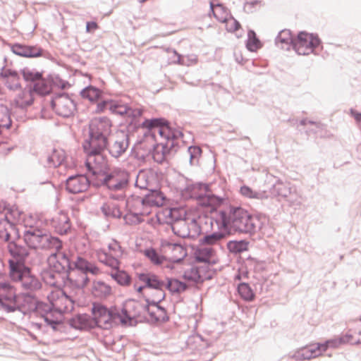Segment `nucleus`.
Listing matches in <instances>:
<instances>
[{"label": "nucleus", "instance_id": "nucleus-32", "mask_svg": "<svg viewBox=\"0 0 361 361\" xmlns=\"http://www.w3.org/2000/svg\"><path fill=\"white\" fill-rule=\"evenodd\" d=\"M250 242L247 239L231 240L227 242L229 252L237 255L248 250Z\"/></svg>", "mask_w": 361, "mask_h": 361}, {"label": "nucleus", "instance_id": "nucleus-5", "mask_svg": "<svg viewBox=\"0 0 361 361\" xmlns=\"http://www.w3.org/2000/svg\"><path fill=\"white\" fill-rule=\"evenodd\" d=\"M111 122L106 116L92 118V157L103 155L109 144Z\"/></svg>", "mask_w": 361, "mask_h": 361}, {"label": "nucleus", "instance_id": "nucleus-55", "mask_svg": "<svg viewBox=\"0 0 361 361\" xmlns=\"http://www.w3.org/2000/svg\"><path fill=\"white\" fill-rule=\"evenodd\" d=\"M90 270V269L88 262L82 257H78L75 262V268L72 271H82L84 272L88 273Z\"/></svg>", "mask_w": 361, "mask_h": 361}, {"label": "nucleus", "instance_id": "nucleus-54", "mask_svg": "<svg viewBox=\"0 0 361 361\" xmlns=\"http://www.w3.org/2000/svg\"><path fill=\"white\" fill-rule=\"evenodd\" d=\"M108 248L109 250L112 253L111 255L118 257H121L124 252V250L123 249V247L116 240H114L113 243H109L108 245Z\"/></svg>", "mask_w": 361, "mask_h": 361}, {"label": "nucleus", "instance_id": "nucleus-60", "mask_svg": "<svg viewBox=\"0 0 361 361\" xmlns=\"http://www.w3.org/2000/svg\"><path fill=\"white\" fill-rule=\"evenodd\" d=\"M231 19L233 20V24L229 27V28H228V31L234 32L241 27V25L240 22L235 19L233 16H231Z\"/></svg>", "mask_w": 361, "mask_h": 361}, {"label": "nucleus", "instance_id": "nucleus-27", "mask_svg": "<svg viewBox=\"0 0 361 361\" xmlns=\"http://www.w3.org/2000/svg\"><path fill=\"white\" fill-rule=\"evenodd\" d=\"M164 194L159 190H151L142 199L141 202L143 205L156 206L162 205L164 202Z\"/></svg>", "mask_w": 361, "mask_h": 361}, {"label": "nucleus", "instance_id": "nucleus-39", "mask_svg": "<svg viewBox=\"0 0 361 361\" xmlns=\"http://www.w3.org/2000/svg\"><path fill=\"white\" fill-rule=\"evenodd\" d=\"M187 152L189 154V163L190 166H199L200 159L202 154V148L196 145L188 147Z\"/></svg>", "mask_w": 361, "mask_h": 361}, {"label": "nucleus", "instance_id": "nucleus-48", "mask_svg": "<svg viewBox=\"0 0 361 361\" xmlns=\"http://www.w3.org/2000/svg\"><path fill=\"white\" fill-rule=\"evenodd\" d=\"M60 258L63 259L64 262L66 261V259L62 256V255L56 253L51 255L47 260L50 268H51L53 271L59 273H61V271L64 269L63 264L61 262H59V259Z\"/></svg>", "mask_w": 361, "mask_h": 361}, {"label": "nucleus", "instance_id": "nucleus-35", "mask_svg": "<svg viewBox=\"0 0 361 361\" xmlns=\"http://www.w3.org/2000/svg\"><path fill=\"white\" fill-rule=\"evenodd\" d=\"M145 256L150 260V262L156 265H161L164 262L167 260L166 257L159 253L154 247H147L143 250Z\"/></svg>", "mask_w": 361, "mask_h": 361}, {"label": "nucleus", "instance_id": "nucleus-49", "mask_svg": "<svg viewBox=\"0 0 361 361\" xmlns=\"http://www.w3.org/2000/svg\"><path fill=\"white\" fill-rule=\"evenodd\" d=\"M142 214V213L128 212L123 216V220L126 224L137 225L144 221V219L141 217Z\"/></svg>", "mask_w": 361, "mask_h": 361}, {"label": "nucleus", "instance_id": "nucleus-1", "mask_svg": "<svg viewBox=\"0 0 361 361\" xmlns=\"http://www.w3.org/2000/svg\"><path fill=\"white\" fill-rule=\"evenodd\" d=\"M219 215L231 235L238 233L250 237L262 226L257 216L252 215L241 206L229 204L226 209L219 211Z\"/></svg>", "mask_w": 361, "mask_h": 361}, {"label": "nucleus", "instance_id": "nucleus-3", "mask_svg": "<svg viewBox=\"0 0 361 361\" xmlns=\"http://www.w3.org/2000/svg\"><path fill=\"white\" fill-rule=\"evenodd\" d=\"M96 104L95 114H101L109 109L111 114L127 118H140L142 112L139 109L132 108L129 104L121 100L111 99L106 97L103 90L92 85V104Z\"/></svg>", "mask_w": 361, "mask_h": 361}, {"label": "nucleus", "instance_id": "nucleus-15", "mask_svg": "<svg viewBox=\"0 0 361 361\" xmlns=\"http://www.w3.org/2000/svg\"><path fill=\"white\" fill-rule=\"evenodd\" d=\"M316 345H311L298 350L293 354V357L296 360H310L318 357L328 348L326 341L317 343Z\"/></svg>", "mask_w": 361, "mask_h": 361}, {"label": "nucleus", "instance_id": "nucleus-19", "mask_svg": "<svg viewBox=\"0 0 361 361\" xmlns=\"http://www.w3.org/2000/svg\"><path fill=\"white\" fill-rule=\"evenodd\" d=\"M137 276L138 280L144 283L145 286H147V288L161 290V288H164L165 287V282L153 272L147 271L137 273Z\"/></svg>", "mask_w": 361, "mask_h": 361}, {"label": "nucleus", "instance_id": "nucleus-25", "mask_svg": "<svg viewBox=\"0 0 361 361\" xmlns=\"http://www.w3.org/2000/svg\"><path fill=\"white\" fill-rule=\"evenodd\" d=\"M11 50L15 54L23 57H38L42 55V49L37 47L15 44L11 47Z\"/></svg>", "mask_w": 361, "mask_h": 361}, {"label": "nucleus", "instance_id": "nucleus-22", "mask_svg": "<svg viewBox=\"0 0 361 361\" xmlns=\"http://www.w3.org/2000/svg\"><path fill=\"white\" fill-rule=\"evenodd\" d=\"M89 185L90 181L85 176L70 177L66 181V188L71 193L82 192L87 190Z\"/></svg>", "mask_w": 361, "mask_h": 361}, {"label": "nucleus", "instance_id": "nucleus-31", "mask_svg": "<svg viewBox=\"0 0 361 361\" xmlns=\"http://www.w3.org/2000/svg\"><path fill=\"white\" fill-rule=\"evenodd\" d=\"M68 281L77 288H82L88 282V273L82 271H71L68 275Z\"/></svg>", "mask_w": 361, "mask_h": 361}, {"label": "nucleus", "instance_id": "nucleus-16", "mask_svg": "<svg viewBox=\"0 0 361 361\" xmlns=\"http://www.w3.org/2000/svg\"><path fill=\"white\" fill-rule=\"evenodd\" d=\"M130 121L128 123L127 128L128 130H137L139 126H151L153 130L159 128H164L170 126L169 122L163 117L152 118L150 119L145 118L141 123L137 121L138 118H130Z\"/></svg>", "mask_w": 361, "mask_h": 361}, {"label": "nucleus", "instance_id": "nucleus-47", "mask_svg": "<svg viewBox=\"0 0 361 361\" xmlns=\"http://www.w3.org/2000/svg\"><path fill=\"white\" fill-rule=\"evenodd\" d=\"M32 93L37 92L39 94H48L51 91V85L44 80H37L32 87Z\"/></svg>", "mask_w": 361, "mask_h": 361}, {"label": "nucleus", "instance_id": "nucleus-2", "mask_svg": "<svg viewBox=\"0 0 361 361\" xmlns=\"http://www.w3.org/2000/svg\"><path fill=\"white\" fill-rule=\"evenodd\" d=\"M126 173L121 178L109 172L108 161L104 155L96 156L92 161V186L99 188L105 186L112 191H118L125 188L128 183L129 177Z\"/></svg>", "mask_w": 361, "mask_h": 361}, {"label": "nucleus", "instance_id": "nucleus-59", "mask_svg": "<svg viewBox=\"0 0 361 361\" xmlns=\"http://www.w3.org/2000/svg\"><path fill=\"white\" fill-rule=\"evenodd\" d=\"M162 247H167L172 250H176L177 249L183 250L181 244L180 243H171L169 241H164L161 243Z\"/></svg>", "mask_w": 361, "mask_h": 361}, {"label": "nucleus", "instance_id": "nucleus-61", "mask_svg": "<svg viewBox=\"0 0 361 361\" xmlns=\"http://www.w3.org/2000/svg\"><path fill=\"white\" fill-rule=\"evenodd\" d=\"M169 128L170 126L164 128H161L157 130L160 137L164 139V141H168L167 137H169Z\"/></svg>", "mask_w": 361, "mask_h": 361}, {"label": "nucleus", "instance_id": "nucleus-46", "mask_svg": "<svg viewBox=\"0 0 361 361\" xmlns=\"http://www.w3.org/2000/svg\"><path fill=\"white\" fill-rule=\"evenodd\" d=\"M65 159V153L61 149H54L48 157V163L50 166L56 167L61 164Z\"/></svg>", "mask_w": 361, "mask_h": 361}, {"label": "nucleus", "instance_id": "nucleus-33", "mask_svg": "<svg viewBox=\"0 0 361 361\" xmlns=\"http://www.w3.org/2000/svg\"><path fill=\"white\" fill-rule=\"evenodd\" d=\"M240 192L243 196L250 199L267 200L269 198V194L267 190L257 191L246 185H243L240 187Z\"/></svg>", "mask_w": 361, "mask_h": 361}, {"label": "nucleus", "instance_id": "nucleus-4", "mask_svg": "<svg viewBox=\"0 0 361 361\" xmlns=\"http://www.w3.org/2000/svg\"><path fill=\"white\" fill-rule=\"evenodd\" d=\"M129 320L126 309L121 311L116 308L109 309L102 302L92 301V329L94 324L99 328L109 329L114 326L128 324Z\"/></svg>", "mask_w": 361, "mask_h": 361}, {"label": "nucleus", "instance_id": "nucleus-11", "mask_svg": "<svg viewBox=\"0 0 361 361\" xmlns=\"http://www.w3.org/2000/svg\"><path fill=\"white\" fill-rule=\"evenodd\" d=\"M157 302L147 301V304L142 305V309L149 315V318H145V321L150 324H164L170 319L166 307L157 304Z\"/></svg>", "mask_w": 361, "mask_h": 361}, {"label": "nucleus", "instance_id": "nucleus-42", "mask_svg": "<svg viewBox=\"0 0 361 361\" xmlns=\"http://www.w3.org/2000/svg\"><path fill=\"white\" fill-rule=\"evenodd\" d=\"M183 137V133L180 130H177L173 128H169V137H167L168 141H164L163 142L167 144V145H170L171 142H173L174 145L173 149H176V152H178V149L180 148V145L178 141V139Z\"/></svg>", "mask_w": 361, "mask_h": 361}, {"label": "nucleus", "instance_id": "nucleus-7", "mask_svg": "<svg viewBox=\"0 0 361 361\" xmlns=\"http://www.w3.org/2000/svg\"><path fill=\"white\" fill-rule=\"evenodd\" d=\"M25 224L29 228L24 233V240L30 247L45 249L51 245H55L56 248L61 247L58 238L51 237L45 231L35 228L32 225H29L27 222Z\"/></svg>", "mask_w": 361, "mask_h": 361}, {"label": "nucleus", "instance_id": "nucleus-21", "mask_svg": "<svg viewBox=\"0 0 361 361\" xmlns=\"http://www.w3.org/2000/svg\"><path fill=\"white\" fill-rule=\"evenodd\" d=\"M112 293L111 287L104 281L98 280L92 282V299L102 302Z\"/></svg>", "mask_w": 361, "mask_h": 361}, {"label": "nucleus", "instance_id": "nucleus-44", "mask_svg": "<svg viewBox=\"0 0 361 361\" xmlns=\"http://www.w3.org/2000/svg\"><path fill=\"white\" fill-rule=\"evenodd\" d=\"M62 278L63 277L61 273L54 271L53 270L46 271L42 274V279L44 282L51 286H58L59 283V280Z\"/></svg>", "mask_w": 361, "mask_h": 361}, {"label": "nucleus", "instance_id": "nucleus-41", "mask_svg": "<svg viewBox=\"0 0 361 361\" xmlns=\"http://www.w3.org/2000/svg\"><path fill=\"white\" fill-rule=\"evenodd\" d=\"M70 324L78 329H84L90 325V317L89 315L78 314L70 320Z\"/></svg>", "mask_w": 361, "mask_h": 361}, {"label": "nucleus", "instance_id": "nucleus-57", "mask_svg": "<svg viewBox=\"0 0 361 361\" xmlns=\"http://www.w3.org/2000/svg\"><path fill=\"white\" fill-rule=\"evenodd\" d=\"M119 257L109 255V258L105 265L112 268L113 269L117 270L120 267L121 262L118 259Z\"/></svg>", "mask_w": 361, "mask_h": 361}, {"label": "nucleus", "instance_id": "nucleus-63", "mask_svg": "<svg viewBox=\"0 0 361 361\" xmlns=\"http://www.w3.org/2000/svg\"><path fill=\"white\" fill-rule=\"evenodd\" d=\"M249 272L246 269L245 271H240V270L238 271V272L235 275L234 279L235 281H240L243 277L244 278H248Z\"/></svg>", "mask_w": 361, "mask_h": 361}, {"label": "nucleus", "instance_id": "nucleus-38", "mask_svg": "<svg viewBox=\"0 0 361 361\" xmlns=\"http://www.w3.org/2000/svg\"><path fill=\"white\" fill-rule=\"evenodd\" d=\"M110 276L120 286H128L130 284L131 276L125 270L118 269L112 271Z\"/></svg>", "mask_w": 361, "mask_h": 361}, {"label": "nucleus", "instance_id": "nucleus-36", "mask_svg": "<svg viewBox=\"0 0 361 361\" xmlns=\"http://www.w3.org/2000/svg\"><path fill=\"white\" fill-rule=\"evenodd\" d=\"M245 46L247 49L251 52H256L262 46L256 32L253 30L250 29L247 31V39L246 40Z\"/></svg>", "mask_w": 361, "mask_h": 361}, {"label": "nucleus", "instance_id": "nucleus-34", "mask_svg": "<svg viewBox=\"0 0 361 361\" xmlns=\"http://www.w3.org/2000/svg\"><path fill=\"white\" fill-rule=\"evenodd\" d=\"M236 290L240 298L245 302H252L255 298V292L247 282L239 283L237 286Z\"/></svg>", "mask_w": 361, "mask_h": 361}, {"label": "nucleus", "instance_id": "nucleus-53", "mask_svg": "<svg viewBox=\"0 0 361 361\" xmlns=\"http://www.w3.org/2000/svg\"><path fill=\"white\" fill-rule=\"evenodd\" d=\"M23 78L27 81H37L40 79L42 75L38 72H33L27 68H25L21 71Z\"/></svg>", "mask_w": 361, "mask_h": 361}, {"label": "nucleus", "instance_id": "nucleus-51", "mask_svg": "<svg viewBox=\"0 0 361 361\" xmlns=\"http://www.w3.org/2000/svg\"><path fill=\"white\" fill-rule=\"evenodd\" d=\"M7 292L4 293V297L6 296ZM4 297H2V300H0V305L4 307L8 311H13L15 310L16 307L18 305V300L19 298L16 296V291L14 290V297L13 300H8L6 298H4Z\"/></svg>", "mask_w": 361, "mask_h": 361}, {"label": "nucleus", "instance_id": "nucleus-13", "mask_svg": "<svg viewBox=\"0 0 361 361\" xmlns=\"http://www.w3.org/2000/svg\"><path fill=\"white\" fill-rule=\"evenodd\" d=\"M173 148V142L169 146L163 142L154 144L151 150L153 160L158 164L164 163L176 153Z\"/></svg>", "mask_w": 361, "mask_h": 361}, {"label": "nucleus", "instance_id": "nucleus-30", "mask_svg": "<svg viewBox=\"0 0 361 361\" xmlns=\"http://www.w3.org/2000/svg\"><path fill=\"white\" fill-rule=\"evenodd\" d=\"M205 269L203 267H192L190 269H186L182 277L193 283H202L204 280L203 274Z\"/></svg>", "mask_w": 361, "mask_h": 361}, {"label": "nucleus", "instance_id": "nucleus-37", "mask_svg": "<svg viewBox=\"0 0 361 361\" xmlns=\"http://www.w3.org/2000/svg\"><path fill=\"white\" fill-rule=\"evenodd\" d=\"M353 336L352 334L346 333L345 334L338 336L337 337L329 339L326 341L328 348H338L340 345L353 343Z\"/></svg>", "mask_w": 361, "mask_h": 361}, {"label": "nucleus", "instance_id": "nucleus-58", "mask_svg": "<svg viewBox=\"0 0 361 361\" xmlns=\"http://www.w3.org/2000/svg\"><path fill=\"white\" fill-rule=\"evenodd\" d=\"M140 128H145L146 131L143 134L144 138L150 137L152 140H156V133L151 126H139Z\"/></svg>", "mask_w": 361, "mask_h": 361}, {"label": "nucleus", "instance_id": "nucleus-10", "mask_svg": "<svg viewBox=\"0 0 361 361\" xmlns=\"http://www.w3.org/2000/svg\"><path fill=\"white\" fill-rule=\"evenodd\" d=\"M49 300L56 311L60 313H68L73 310L76 299L68 295L63 290L57 288L51 292Z\"/></svg>", "mask_w": 361, "mask_h": 361}, {"label": "nucleus", "instance_id": "nucleus-20", "mask_svg": "<svg viewBox=\"0 0 361 361\" xmlns=\"http://www.w3.org/2000/svg\"><path fill=\"white\" fill-rule=\"evenodd\" d=\"M207 188V185L202 182L188 184L181 189L180 195L183 198L187 200L199 199L201 198L203 195H205Z\"/></svg>", "mask_w": 361, "mask_h": 361}, {"label": "nucleus", "instance_id": "nucleus-14", "mask_svg": "<svg viewBox=\"0 0 361 361\" xmlns=\"http://www.w3.org/2000/svg\"><path fill=\"white\" fill-rule=\"evenodd\" d=\"M218 231L209 232L207 231L202 238H200V245H214L218 243L221 240L226 239L231 235L228 231L227 226L224 224L223 221L220 224L217 221Z\"/></svg>", "mask_w": 361, "mask_h": 361}, {"label": "nucleus", "instance_id": "nucleus-40", "mask_svg": "<svg viewBox=\"0 0 361 361\" xmlns=\"http://www.w3.org/2000/svg\"><path fill=\"white\" fill-rule=\"evenodd\" d=\"M15 229L14 225L6 218L0 221V238L5 241L11 238V232Z\"/></svg>", "mask_w": 361, "mask_h": 361}, {"label": "nucleus", "instance_id": "nucleus-56", "mask_svg": "<svg viewBox=\"0 0 361 361\" xmlns=\"http://www.w3.org/2000/svg\"><path fill=\"white\" fill-rule=\"evenodd\" d=\"M261 5V1L259 0H252L250 1H246L244 4L243 9L245 12L247 13H252L257 10V7H259Z\"/></svg>", "mask_w": 361, "mask_h": 361}, {"label": "nucleus", "instance_id": "nucleus-18", "mask_svg": "<svg viewBox=\"0 0 361 361\" xmlns=\"http://www.w3.org/2000/svg\"><path fill=\"white\" fill-rule=\"evenodd\" d=\"M156 218L159 224H168L171 227L184 219L183 215L176 208L166 209L161 213L157 214Z\"/></svg>", "mask_w": 361, "mask_h": 361}, {"label": "nucleus", "instance_id": "nucleus-26", "mask_svg": "<svg viewBox=\"0 0 361 361\" xmlns=\"http://www.w3.org/2000/svg\"><path fill=\"white\" fill-rule=\"evenodd\" d=\"M52 224L60 234L66 233L71 228L70 219L67 214L60 212L52 219Z\"/></svg>", "mask_w": 361, "mask_h": 361}, {"label": "nucleus", "instance_id": "nucleus-64", "mask_svg": "<svg viewBox=\"0 0 361 361\" xmlns=\"http://www.w3.org/2000/svg\"><path fill=\"white\" fill-rule=\"evenodd\" d=\"M350 115L355 118V120L360 124H361V113L357 111L350 109Z\"/></svg>", "mask_w": 361, "mask_h": 361}, {"label": "nucleus", "instance_id": "nucleus-43", "mask_svg": "<svg viewBox=\"0 0 361 361\" xmlns=\"http://www.w3.org/2000/svg\"><path fill=\"white\" fill-rule=\"evenodd\" d=\"M173 234L182 238L190 235V231L186 225L185 218L171 227Z\"/></svg>", "mask_w": 361, "mask_h": 361}, {"label": "nucleus", "instance_id": "nucleus-52", "mask_svg": "<svg viewBox=\"0 0 361 361\" xmlns=\"http://www.w3.org/2000/svg\"><path fill=\"white\" fill-rule=\"evenodd\" d=\"M7 292L6 296L4 298L8 300H13L14 297V288L8 283H0V300H2V297H4V293Z\"/></svg>", "mask_w": 361, "mask_h": 361}, {"label": "nucleus", "instance_id": "nucleus-62", "mask_svg": "<svg viewBox=\"0 0 361 361\" xmlns=\"http://www.w3.org/2000/svg\"><path fill=\"white\" fill-rule=\"evenodd\" d=\"M100 209L101 211L102 212V213L104 214V215L105 216H111V212H112V210H113V208H111L109 206H108L107 204H104L101 207H100Z\"/></svg>", "mask_w": 361, "mask_h": 361}, {"label": "nucleus", "instance_id": "nucleus-17", "mask_svg": "<svg viewBox=\"0 0 361 361\" xmlns=\"http://www.w3.org/2000/svg\"><path fill=\"white\" fill-rule=\"evenodd\" d=\"M51 106L56 112L63 117L71 116L75 109L73 102L67 96L56 97L51 102Z\"/></svg>", "mask_w": 361, "mask_h": 361}, {"label": "nucleus", "instance_id": "nucleus-29", "mask_svg": "<svg viewBox=\"0 0 361 361\" xmlns=\"http://www.w3.org/2000/svg\"><path fill=\"white\" fill-rule=\"evenodd\" d=\"M166 279L164 288L167 289L171 295L179 294L188 289V286L185 282L176 278L166 277Z\"/></svg>", "mask_w": 361, "mask_h": 361}, {"label": "nucleus", "instance_id": "nucleus-12", "mask_svg": "<svg viewBox=\"0 0 361 361\" xmlns=\"http://www.w3.org/2000/svg\"><path fill=\"white\" fill-rule=\"evenodd\" d=\"M117 140H115L114 144L107 147L102 152L107 161L105 151L107 150L109 153L115 158L120 157L123 153L126 152L130 145L129 134L123 130L117 133Z\"/></svg>", "mask_w": 361, "mask_h": 361}, {"label": "nucleus", "instance_id": "nucleus-24", "mask_svg": "<svg viewBox=\"0 0 361 361\" xmlns=\"http://www.w3.org/2000/svg\"><path fill=\"white\" fill-rule=\"evenodd\" d=\"M34 101V94L32 87H26L23 90H16L14 102L20 107H26L31 105Z\"/></svg>", "mask_w": 361, "mask_h": 361}, {"label": "nucleus", "instance_id": "nucleus-9", "mask_svg": "<svg viewBox=\"0 0 361 361\" xmlns=\"http://www.w3.org/2000/svg\"><path fill=\"white\" fill-rule=\"evenodd\" d=\"M10 275L14 281H21L23 286L28 289L36 290L40 288L39 280L30 274L28 268L19 262L9 260Z\"/></svg>", "mask_w": 361, "mask_h": 361}, {"label": "nucleus", "instance_id": "nucleus-6", "mask_svg": "<svg viewBox=\"0 0 361 361\" xmlns=\"http://www.w3.org/2000/svg\"><path fill=\"white\" fill-rule=\"evenodd\" d=\"M293 50L298 55H318L323 50V43L318 34L302 30L295 37Z\"/></svg>", "mask_w": 361, "mask_h": 361}, {"label": "nucleus", "instance_id": "nucleus-8", "mask_svg": "<svg viewBox=\"0 0 361 361\" xmlns=\"http://www.w3.org/2000/svg\"><path fill=\"white\" fill-rule=\"evenodd\" d=\"M269 183H271L268 192L269 197H277L279 200L281 199L293 204L298 200V193L296 188L290 182L283 181L275 176L267 177Z\"/></svg>", "mask_w": 361, "mask_h": 361}, {"label": "nucleus", "instance_id": "nucleus-23", "mask_svg": "<svg viewBox=\"0 0 361 361\" xmlns=\"http://www.w3.org/2000/svg\"><path fill=\"white\" fill-rule=\"evenodd\" d=\"M295 36L293 35L291 31L288 29L281 30L275 38V45L284 50L293 49V44Z\"/></svg>", "mask_w": 361, "mask_h": 361}, {"label": "nucleus", "instance_id": "nucleus-50", "mask_svg": "<svg viewBox=\"0 0 361 361\" xmlns=\"http://www.w3.org/2000/svg\"><path fill=\"white\" fill-rule=\"evenodd\" d=\"M156 293L152 295V297H149L142 294V299L145 302V304H147V301H154L157 302V304H161L166 299V294L164 291V288H161V290H156Z\"/></svg>", "mask_w": 361, "mask_h": 361}, {"label": "nucleus", "instance_id": "nucleus-45", "mask_svg": "<svg viewBox=\"0 0 361 361\" xmlns=\"http://www.w3.org/2000/svg\"><path fill=\"white\" fill-rule=\"evenodd\" d=\"M213 249L210 247H197L195 251V258L198 262H207L212 255Z\"/></svg>", "mask_w": 361, "mask_h": 361}, {"label": "nucleus", "instance_id": "nucleus-28", "mask_svg": "<svg viewBox=\"0 0 361 361\" xmlns=\"http://www.w3.org/2000/svg\"><path fill=\"white\" fill-rule=\"evenodd\" d=\"M143 304H140L137 301L133 300L127 302L121 309H126L130 320L128 324H121L122 326H130L133 325V322L135 319H137L141 315L140 307L142 308Z\"/></svg>", "mask_w": 361, "mask_h": 361}]
</instances>
